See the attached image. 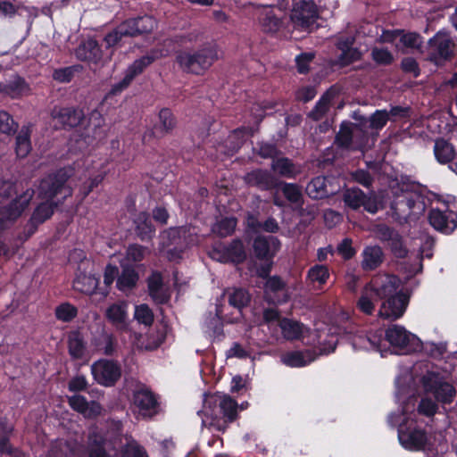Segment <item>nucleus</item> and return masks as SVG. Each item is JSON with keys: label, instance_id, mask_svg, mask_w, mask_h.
<instances>
[{"label": "nucleus", "instance_id": "1", "mask_svg": "<svg viewBox=\"0 0 457 457\" xmlns=\"http://www.w3.org/2000/svg\"><path fill=\"white\" fill-rule=\"evenodd\" d=\"M239 405L230 395L221 393L208 394L204 395L201 412L210 428L224 432L228 425L238 417Z\"/></svg>", "mask_w": 457, "mask_h": 457}, {"label": "nucleus", "instance_id": "2", "mask_svg": "<svg viewBox=\"0 0 457 457\" xmlns=\"http://www.w3.org/2000/svg\"><path fill=\"white\" fill-rule=\"evenodd\" d=\"M34 196L32 188L19 190L11 181L0 183V230L11 226L28 208Z\"/></svg>", "mask_w": 457, "mask_h": 457}, {"label": "nucleus", "instance_id": "3", "mask_svg": "<svg viewBox=\"0 0 457 457\" xmlns=\"http://www.w3.org/2000/svg\"><path fill=\"white\" fill-rule=\"evenodd\" d=\"M218 60V52L207 45L198 50H182L176 55L180 70L195 75L204 74Z\"/></svg>", "mask_w": 457, "mask_h": 457}, {"label": "nucleus", "instance_id": "4", "mask_svg": "<svg viewBox=\"0 0 457 457\" xmlns=\"http://www.w3.org/2000/svg\"><path fill=\"white\" fill-rule=\"evenodd\" d=\"M392 209L398 214L409 216L424 209L420 187L415 183L402 182L394 188Z\"/></svg>", "mask_w": 457, "mask_h": 457}, {"label": "nucleus", "instance_id": "5", "mask_svg": "<svg viewBox=\"0 0 457 457\" xmlns=\"http://www.w3.org/2000/svg\"><path fill=\"white\" fill-rule=\"evenodd\" d=\"M317 18L318 9L313 1H297L293 4L286 29L292 35L308 33Z\"/></svg>", "mask_w": 457, "mask_h": 457}, {"label": "nucleus", "instance_id": "6", "mask_svg": "<svg viewBox=\"0 0 457 457\" xmlns=\"http://www.w3.org/2000/svg\"><path fill=\"white\" fill-rule=\"evenodd\" d=\"M69 175L64 170H59L44 178L38 187V197L42 200L56 202L60 204L72 195V189L66 185Z\"/></svg>", "mask_w": 457, "mask_h": 457}, {"label": "nucleus", "instance_id": "7", "mask_svg": "<svg viewBox=\"0 0 457 457\" xmlns=\"http://www.w3.org/2000/svg\"><path fill=\"white\" fill-rule=\"evenodd\" d=\"M165 54L159 49H152L145 55L141 58L136 60L126 71V74L121 81L114 84L112 87L110 93L112 95H117L120 93L122 90L127 88L129 84L132 82L134 78L138 74L142 73L143 71L148 67L154 61L164 56Z\"/></svg>", "mask_w": 457, "mask_h": 457}, {"label": "nucleus", "instance_id": "8", "mask_svg": "<svg viewBox=\"0 0 457 457\" xmlns=\"http://www.w3.org/2000/svg\"><path fill=\"white\" fill-rule=\"evenodd\" d=\"M365 124L366 120L361 121L360 124H353L350 122L343 123L336 137L337 145L346 149L362 148L367 142V135L362 129Z\"/></svg>", "mask_w": 457, "mask_h": 457}, {"label": "nucleus", "instance_id": "9", "mask_svg": "<svg viewBox=\"0 0 457 457\" xmlns=\"http://www.w3.org/2000/svg\"><path fill=\"white\" fill-rule=\"evenodd\" d=\"M422 383L425 392L433 395L439 403L449 404L453 402L456 396L454 386L435 374L424 376Z\"/></svg>", "mask_w": 457, "mask_h": 457}, {"label": "nucleus", "instance_id": "10", "mask_svg": "<svg viewBox=\"0 0 457 457\" xmlns=\"http://www.w3.org/2000/svg\"><path fill=\"white\" fill-rule=\"evenodd\" d=\"M455 44L445 32H438L428 41V59L436 65L443 64L453 55Z\"/></svg>", "mask_w": 457, "mask_h": 457}, {"label": "nucleus", "instance_id": "11", "mask_svg": "<svg viewBox=\"0 0 457 457\" xmlns=\"http://www.w3.org/2000/svg\"><path fill=\"white\" fill-rule=\"evenodd\" d=\"M132 411L143 419L156 413L157 400L152 391L144 385L137 386L133 391Z\"/></svg>", "mask_w": 457, "mask_h": 457}, {"label": "nucleus", "instance_id": "12", "mask_svg": "<svg viewBox=\"0 0 457 457\" xmlns=\"http://www.w3.org/2000/svg\"><path fill=\"white\" fill-rule=\"evenodd\" d=\"M344 203L349 208L357 210L363 207L370 213H376L378 211L379 204L375 194L366 195L360 188H347L343 195Z\"/></svg>", "mask_w": 457, "mask_h": 457}, {"label": "nucleus", "instance_id": "13", "mask_svg": "<svg viewBox=\"0 0 457 457\" xmlns=\"http://www.w3.org/2000/svg\"><path fill=\"white\" fill-rule=\"evenodd\" d=\"M91 371L95 380L104 386H113L121 376L120 367L109 360H99L94 362Z\"/></svg>", "mask_w": 457, "mask_h": 457}, {"label": "nucleus", "instance_id": "14", "mask_svg": "<svg viewBox=\"0 0 457 457\" xmlns=\"http://www.w3.org/2000/svg\"><path fill=\"white\" fill-rule=\"evenodd\" d=\"M84 113L73 107L55 106L51 112V120L56 129H71L82 122Z\"/></svg>", "mask_w": 457, "mask_h": 457}, {"label": "nucleus", "instance_id": "15", "mask_svg": "<svg viewBox=\"0 0 457 457\" xmlns=\"http://www.w3.org/2000/svg\"><path fill=\"white\" fill-rule=\"evenodd\" d=\"M408 304V296L402 291L382 300L378 316L382 319L395 320L403 316Z\"/></svg>", "mask_w": 457, "mask_h": 457}, {"label": "nucleus", "instance_id": "16", "mask_svg": "<svg viewBox=\"0 0 457 457\" xmlns=\"http://www.w3.org/2000/svg\"><path fill=\"white\" fill-rule=\"evenodd\" d=\"M400 279L392 275H378L369 284L372 292L376 295V299L384 300L395 294L401 292L399 290Z\"/></svg>", "mask_w": 457, "mask_h": 457}, {"label": "nucleus", "instance_id": "17", "mask_svg": "<svg viewBox=\"0 0 457 457\" xmlns=\"http://www.w3.org/2000/svg\"><path fill=\"white\" fill-rule=\"evenodd\" d=\"M428 220L435 229L444 234H451L457 228V213L451 210L432 209Z\"/></svg>", "mask_w": 457, "mask_h": 457}, {"label": "nucleus", "instance_id": "18", "mask_svg": "<svg viewBox=\"0 0 457 457\" xmlns=\"http://www.w3.org/2000/svg\"><path fill=\"white\" fill-rule=\"evenodd\" d=\"M398 437L403 447L416 451L424 450L429 441L427 432L422 428H416L400 430Z\"/></svg>", "mask_w": 457, "mask_h": 457}, {"label": "nucleus", "instance_id": "19", "mask_svg": "<svg viewBox=\"0 0 457 457\" xmlns=\"http://www.w3.org/2000/svg\"><path fill=\"white\" fill-rule=\"evenodd\" d=\"M60 204V200L50 202L45 200L39 204L33 211L31 217L27 224L29 235L33 234L37 228L48 220L54 213V209Z\"/></svg>", "mask_w": 457, "mask_h": 457}, {"label": "nucleus", "instance_id": "20", "mask_svg": "<svg viewBox=\"0 0 457 457\" xmlns=\"http://www.w3.org/2000/svg\"><path fill=\"white\" fill-rule=\"evenodd\" d=\"M148 292L156 303H165L170 300V293L163 284L160 272H153L147 278Z\"/></svg>", "mask_w": 457, "mask_h": 457}, {"label": "nucleus", "instance_id": "21", "mask_svg": "<svg viewBox=\"0 0 457 457\" xmlns=\"http://www.w3.org/2000/svg\"><path fill=\"white\" fill-rule=\"evenodd\" d=\"M280 241L275 237H257L253 242V250L260 259H269L280 248Z\"/></svg>", "mask_w": 457, "mask_h": 457}, {"label": "nucleus", "instance_id": "22", "mask_svg": "<svg viewBox=\"0 0 457 457\" xmlns=\"http://www.w3.org/2000/svg\"><path fill=\"white\" fill-rule=\"evenodd\" d=\"M76 56L81 61L96 64L102 60L103 54L97 41L94 38H87L77 47Z\"/></svg>", "mask_w": 457, "mask_h": 457}, {"label": "nucleus", "instance_id": "23", "mask_svg": "<svg viewBox=\"0 0 457 457\" xmlns=\"http://www.w3.org/2000/svg\"><path fill=\"white\" fill-rule=\"evenodd\" d=\"M107 320L118 329H126L128 326V304L118 302L111 304L105 311Z\"/></svg>", "mask_w": 457, "mask_h": 457}, {"label": "nucleus", "instance_id": "24", "mask_svg": "<svg viewBox=\"0 0 457 457\" xmlns=\"http://www.w3.org/2000/svg\"><path fill=\"white\" fill-rule=\"evenodd\" d=\"M71 407L83 414L86 418H94L101 414L102 406L96 402L88 403L86 398L79 395H75L69 398Z\"/></svg>", "mask_w": 457, "mask_h": 457}, {"label": "nucleus", "instance_id": "25", "mask_svg": "<svg viewBox=\"0 0 457 457\" xmlns=\"http://www.w3.org/2000/svg\"><path fill=\"white\" fill-rule=\"evenodd\" d=\"M316 358L312 350L287 352L280 356V361L292 368L303 367L313 361Z\"/></svg>", "mask_w": 457, "mask_h": 457}, {"label": "nucleus", "instance_id": "26", "mask_svg": "<svg viewBox=\"0 0 457 457\" xmlns=\"http://www.w3.org/2000/svg\"><path fill=\"white\" fill-rule=\"evenodd\" d=\"M384 261V253L381 247L370 245L364 248L362 252L361 268L364 270L377 269Z\"/></svg>", "mask_w": 457, "mask_h": 457}, {"label": "nucleus", "instance_id": "27", "mask_svg": "<svg viewBox=\"0 0 457 457\" xmlns=\"http://www.w3.org/2000/svg\"><path fill=\"white\" fill-rule=\"evenodd\" d=\"M271 169L279 176L288 179L294 178L301 172L300 167L286 157L273 160Z\"/></svg>", "mask_w": 457, "mask_h": 457}, {"label": "nucleus", "instance_id": "28", "mask_svg": "<svg viewBox=\"0 0 457 457\" xmlns=\"http://www.w3.org/2000/svg\"><path fill=\"white\" fill-rule=\"evenodd\" d=\"M382 238L388 243V246L397 258H403L407 255V250L403 246L400 235L390 229L384 228L382 229Z\"/></svg>", "mask_w": 457, "mask_h": 457}, {"label": "nucleus", "instance_id": "29", "mask_svg": "<svg viewBox=\"0 0 457 457\" xmlns=\"http://www.w3.org/2000/svg\"><path fill=\"white\" fill-rule=\"evenodd\" d=\"M224 255L218 258L220 262H232L236 263L243 262L246 258V253L243 243L239 239L233 240L228 246H224Z\"/></svg>", "mask_w": 457, "mask_h": 457}, {"label": "nucleus", "instance_id": "30", "mask_svg": "<svg viewBox=\"0 0 457 457\" xmlns=\"http://www.w3.org/2000/svg\"><path fill=\"white\" fill-rule=\"evenodd\" d=\"M245 180L249 186L257 187L261 189H269L274 185L272 176L268 171L262 170L247 173Z\"/></svg>", "mask_w": 457, "mask_h": 457}, {"label": "nucleus", "instance_id": "31", "mask_svg": "<svg viewBox=\"0 0 457 457\" xmlns=\"http://www.w3.org/2000/svg\"><path fill=\"white\" fill-rule=\"evenodd\" d=\"M411 336V335L403 327L399 325H393L386 331L387 341L392 345L401 348L409 344Z\"/></svg>", "mask_w": 457, "mask_h": 457}, {"label": "nucleus", "instance_id": "32", "mask_svg": "<svg viewBox=\"0 0 457 457\" xmlns=\"http://www.w3.org/2000/svg\"><path fill=\"white\" fill-rule=\"evenodd\" d=\"M28 91V86L19 76L13 75L6 83H0V92L12 98L19 97Z\"/></svg>", "mask_w": 457, "mask_h": 457}, {"label": "nucleus", "instance_id": "33", "mask_svg": "<svg viewBox=\"0 0 457 457\" xmlns=\"http://www.w3.org/2000/svg\"><path fill=\"white\" fill-rule=\"evenodd\" d=\"M98 283V278L94 275L79 273L73 281V288L80 293L90 295L96 291Z\"/></svg>", "mask_w": 457, "mask_h": 457}, {"label": "nucleus", "instance_id": "34", "mask_svg": "<svg viewBox=\"0 0 457 457\" xmlns=\"http://www.w3.org/2000/svg\"><path fill=\"white\" fill-rule=\"evenodd\" d=\"M436 159L440 163H448L453 160L455 150L453 146L445 139H437L434 145Z\"/></svg>", "mask_w": 457, "mask_h": 457}, {"label": "nucleus", "instance_id": "35", "mask_svg": "<svg viewBox=\"0 0 457 457\" xmlns=\"http://www.w3.org/2000/svg\"><path fill=\"white\" fill-rule=\"evenodd\" d=\"M374 299H376L374 292H372L370 287L366 285L356 302L358 310L366 315H371L375 311Z\"/></svg>", "mask_w": 457, "mask_h": 457}, {"label": "nucleus", "instance_id": "36", "mask_svg": "<svg viewBox=\"0 0 457 457\" xmlns=\"http://www.w3.org/2000/svg\"><path fill=\"white\" fill-rule=\"evenodd\" d=\"M279 327L283 337L287 340H296L301 337L303 332V326L290 319H282L279 320Z\"/></svg>", "mask_w": 457, "mask_h": 457}, {"label": "nucleus", "instance_id": "37", "mask_svg": "<svg viewBox=\"0 0 457 457\" xmlns=\"http://www.w3.org/2000/svg\"><path fill=\"white\" fill-rule=\"evenodd\" d=\"M307 195L313 199H321L328 196L330 192L328 189L325 177L314 178L306 187Z\"/></svg>", "mask_w": 457, "mask_h": 457}, {"label": "nucleus", "instance_id": "38", "mask_svg": "<svg viewBox=\"0 0 457 457\" xmlns=\"http://www.w3.org/2000/svg\"><path fill=\"white\" fill-rule=\"evenodd\" d=\"M138 280V274L130 267H124L121 274L117 278V287L123 291L131 290L136 287Z\"/></svg>", "mask_w": 457, "mask_h": 457}, {"label": "nucleus", "instance_id": "39", "mask_svg": "<svg viewBox=\"0 0 457 457\" xmlns=\"http://www.w3.org/2000/svg\"><path fill=\"white\" fill-rule=\"evenodd\" d=\"M136 231L141 240L151 238L154 233V228L151 223L146 212H141L137 215L136 220Z\"/></svg>", "mask_w": 457, "mask_h": 457}, {"label": "nucleus", "instance_id": "40", "mask_svg": "<svg viewBox=\"0 0 457 457\" xmlns=\"http://www.w3.org/2000/svg\"><path fill=\"white\" fill-rule=\"evenodd\" d=\"M225 295H228L229 304L238 310L246 306L250 301L248 292L242 288L228 289Z\"/></svg>", "mask_w": 457, "mask_h": 457}, {"label": "nucleus", "instance_id": "41", "mask_svg": "<svg viewBox=\"0 0 457 457\" xmlns=\"http://www.w3.org/2000/svg\"><path fill=\"white\" fill-rule=\"evenodd\" d=\"M176 126V120L169 109H162L159 113V123L155 125V131L161 135L170 133Z\"/></svg>", "mask_w": 457, "mask_h": 457}, {"label": "nucleus", "instance_id": "42", "mask_svg": "<svg viewBox=\"0 0 457 457\" xmlns=\"http://www.w3.org/2000/svg\"><path fill=\"white\" fill-rule=\"evenodd\" d=\"M89 457H110L107 454L105 449L104 448V437L96 433V431H92L89 434Z\"/></svg>", "mask_w": 457, "mask_h": 457}, {"label": "nucleus", "instance_id": "43", "mask_svg": "<svg viewBox=\"0 0 457 457\" xmlns=\"http://www.w3.org/2000/svg\"><path fill=\"white\" fill-rule=\"evenodd\" d=\"M13 432V426L5 419L0 420V453H10L9 438Z\"/></svg>", "mask_w": 457, "mask_h": 457}, {"label": "nucleus", "instance_id": "44", "mask_svg": "<svg viewBox=\"0 0 457 457\" xmlns=\"http://www.w3.org/2000/svg\"><path fill=\"white\" fill-rule=\"evenodd\" d=\"M69 353L75 358L79 359L83 356L85 351V343L83 337L79 332H71L68 338Z\"/></svg>", "mask_w": 457, "mask_h": 457}, {"label": "nucleus", "instance_id": "45", "mask_svg": "<svg viewBox=\"0 0 457 457\" xmlns=\"http://www.w3.org/2000/svg\"><path fill=\"white\" fill-rule=\"evenodd\" d=\"M237 226V219L234 217L224 218L216 222L212 227V232L220 237H228L231 235Z\"/></svg>", "mask_w": 457, "mask_h": 457}, {"label": "nucleus", "instance_id": "46", "mask_svg": "<svg viewBox=\"0 0 457 457\" xmlns=\"http://www.w3.org/2000/svg\"><path fill=\"white\" fill-rule=\"evenodd\" d=\"M261 26L264 32L274 34L281 29L282 22L271 11H268L261 20Z\"/></svg>", "mask_w": 457, "mask_h": 457}, {"label": "nucleus", "instance_id": "47", "mask_svg": "<svg viewBox=\"0 0 457 457\" xmlns=\"http://www.w3.org/2000/svg\"><path fill=\"white\" fill-rule=\"evenodd\" d=\"M54 313L57 320L70 322L77 316L78 309L69 303H63L55 308Z\"/></svg>", "mask_w": 457, "mask_h": 457}, {"label": "nucleus", "instance_id": "48", "mask_svg": "<svg viewBox=\"0 0 457 457\" xmlns=\"http://www.w3.org/2000/svg\"><path fill=\"white\" fill-rule=\"evenodd\" d=\"M330 101H331V93L327 92L325 95H323V96L317 103L314 109L310 112L309 116L312 117L314 120H319L322 119L323 116L329 110Z\"/></svg>", "mask_w": 457, "mask_h": 457}, {"label": "nucleus", "instance_id": "49", "mask_svg": "<svg viewBox=\"0 0 457 457\" xmlns=\"http://www.w3.org/2000/svg\"><path fill=\"white\" fill-rule=\"evenodd\" d=\"M30 141L28 131L21 129L16 137V154L19 157L24 158L30 152Z\"/></svg>", "mask_w": 457, "mask_h": 457}, {"label": "nucleus", "instance_id": "50", "mask_svg": "<svg viewBox=\"0 0 457 457\" xmlns=\"http://www.w3.org/2000/svg\"><path fill=\"white\" fill-rule=\"evenodd\" d=\"M282 192L285 197L292 204H300L303 200V194L301 188L291 183H285L282 187Z\"/></svg>", "mask_w": 457, "mask_h": 457}, {"label": "nucleus", "instance_id": "51", "mask_svg": "<svg viewBox=\"0 0 457 457\" xmlns=\"http://www.w3.org/2000/svg\"><path fill=\"white\" fill-rule=\"evenodd\" d=\"M72 452L73 447L71 444L66 440L60 439L53 444L49 454L52 457H67Z\"/></svg>", "mask_w": 457, "mask_h": 457}, {"label": "nucleus", "instance_id": "52", "mask_svg": "<svg viewBox=\"0 0 457 457\" xmlns=\"http://www.w3.org/2000/svg\"><path fill=\"white\" fill-rule=\"evenodd\" d=\"M370 54L372 60L379 65H389L394 62L392 53L386 48L373 47Z\"/></svg>", "mask_w": 457, "mask_h": 457}, {"label": "nucleus", "instance_id": "53", "mask_svg": "<svg viewBox=\"0 0 457 457\" xmlns=\"http://www.w3.org/2000/svg\"><path fill=\"white\" fill-rule=\"evenodd\" d=\"M18 124L12 117L4 111H0V133L12 135L16 132Z\"/></svg>", "mask_w": 457, "mask_h": 457}, {"label": "nucleus", "instance_id": "54", "mask_svg": "<svg viewBox=\"0 0 457 457\" xmlns=\"http://www.w3.org/2000/svg\"><path fill=\"white\" fill-rule=\"evenodd\" d=\"M148 253L149 250L146 247L135 244L127 248L126 257L129 262H141Z\"/></svg>", "mask_w": 457, "mask_h": 457}, {"label": "nucleus", "instance_id": "55", "mask_svg": "<svg viewBox=\"0 0 457 457\" xmlns=\"http://www.w3.org/2000/svg\"><path fill=\"white\" fill-rule=\"evenodd\" d=\"M329 276L328 270L324 265H315L310 269L308 272V278L312 282H318L319 284H324Z\"/></svg>", "mask_w": 457, "mask_h": 457}, {"label": "nucleus", "instance_id": "56", "mask_svg": "<svg viewBox=\"0 0 457 457\" xmlns=\"http://www.w3.org/2000/svg\"><path fill=\"white\" fill-rule=\"evenodd\" d=\"M135 319L146 326H150L154 322V313L146 304H140L136 307Z\"/></svg>", "mask_w": 457, "mask_h": 457}, {"label": "nucleus", "instance_id": "57", "mask_svg": "<svg viewBox=\"0 0 457 457\" xmlns=\"http://www.w3.org/2000/svg\"><path fill=\"white\" fill-rule=\"evenodd\" d=\"M135 21L138 35L149 33L156 27V21L152 16L145 15L138 17L135 19Z\"/></svg>", "mask_w": 457, "mask_h": 457}, {"label": "nucleus", "instance_id": "58", "mask_svg": "<svg viewBox=\"0 0 457 457\" xmlns=\"http://www.w3.org/2000/svg\"><path fill=\"white\" fill-rule=\"evenodd\" d=\"M388 120L389 114L386 110L376 111L370 118V127L373 129H381Z\"/></svg>", "mask_w": 457, "mask_h": 457}, {"label": "nucleus", "instance_id": "59", "mask_svg": "<svg viewBox=\"0 0 457 457\" xmlns=\"http://www.w3.org/2000/svg\"><path fill=\"white\" fill-rule=\"evenodd\" d=\"M400 40L404 46L415 50H420L423 43L421 37L413 32L403 34Z\"/></svg>", "mask_w": 457, "mask_h": 457}, {"label": "nucleus", "instance_id": "60", "mask_svg": "<svg viewBox=\"0 0 457 457\" xmlns=\"http://www.w3.org/2000/svg\"><path fill=\"white\" fill-rule=\"evenodd\" d=\"M437 404L428 397H423L418 405V412L427 417L434 416L437 411Z\"/></svg>", "mask_w": 457, "mask_h": 457}, {"label": "nucleus", "instance_id": "61", "mask_svg": "<svg viewBox=\"0 0 457 457\" xmlns=\"http://www.w3.org/2000/svg\"><path fill=\"white\" fill-rule=\"evenodd\" d=\"M360 58L361 53L356 48L351 47L342 51L341 54L338 56L337 63L340 66H346Z\"/></svg>", "mask_w": 457, "mask_h": 457}, {"label": "nucleus", "instance_id": "62", "mask_svg": "<svg viewBox=\"0 0 457 457\" xmlns=\"http://www.w3.org/2000/svg\"><path fill=\"white\" fill-rule=\"evenodd\" d=\"M314 58V54L304 53L298 55L295 59L297 70L300 73H306L309 71V63Z\"/></svg>", "mask_w": 457, "mask_h": 457}, {"label": "nucleus", "instance_id": "63", "mask_svg": "<svg viewBox=\"0 0 457 457\" xmlns=\"http://www.w3.org/2000/svg\"><path fill=\"white\" fill-rule=\"evenodd\" d=\"M118 29L119 33L122 34L124 37H135L138 35L135 19L126 21L120 24Z\"/></svg>", "mask_w": 457, "mask_h": 457}, {"label": "nucleus", "instance_id": "64", "mask_svg": "<svg viewBox=\"0 0 457 457\" xmlns=\"http://www.w3.org/2000/svg\"><path fill=\"white\" fill-rule=\"evenodd\" d=\"M123 457H147L145 452L137 445H128L123 452Z\"/></svg>", "mask_w": 457, "mask_h": 457}]
</instances>
